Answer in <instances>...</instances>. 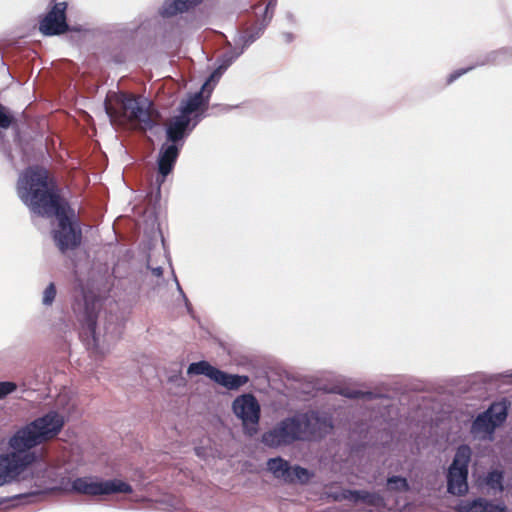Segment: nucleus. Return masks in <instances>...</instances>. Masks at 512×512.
<instances>
[{"label": "nucleus", "mask_w": 512, "mask_h": 512, "mask_svg": "<svg viewBox=\"0 0 512 512\" xmlns=\"http://www.w3.org/2000/svg\"><path fill=\"white\" fill-rule=\"evenodd\" d=\"M19 198L32 212L42 217H56L57 229L52 236L61 253L77 249L82 242V230L75 211L63 198L55 176L45 167H27L17 182Z\"/></svg>", "instance_id": "nucleus-1"}, {"label": "nucleus", "mask_w": 512, "mask_h": 512, "mask_svg": "<svg viewBox=\"0 0 512 512\" xmlns=\"http://www.w3.org/2000/svg\"><path fill=\"white\" fill-rule=\"evenodd\" d=\"M105 110L112 121L119 124L130 123L143 131L151 130L161 120V115L152 102L126 93L107 98Z\"/></svg>", "instance_id": "nucleus-2"}, {"label": "nucleus", "mask_w": 512, "mask_h": 512, "mask_svg": "<svg viewBox=\"0 0 512 512\" xmlns=\"http://www.w3.org/2000/svg\"><path fill=\"white\" fill-rule=\"evenodd\" d=\"M56 466L46 467L37 483L42 492H74L88 496L112 495L117 493L130 494L133 489L130 484L120 479L100 480L94 477H78L72 482L62 479L61 485L56 486Z\"/></svg>", "instance_id": "nucleus-3"}, {"label": "nucleus", "mask_w": 512, "mask_h": 512, "mask_svg": "<svg viewBox=\"0 0 512 512\" xmlns=\"http://www.w3.org/2000/svg\"><path fill=\"white\" fill-rule=\"evenodd\" d=\"M64 417L56 411H49L16 431L10 438V447L21 453L48 442L58 436L64 427Z\"/></svg>", "instance_id": "nucleus-4"}, {"label": "nucleus", "mask_w": 512, "mask_h": 512, "mask_svg": "<svg viewBox=\"0 0 512 512\" xmlns=\"http://www.w3.org/2000/svg\"><path fill=\"white\" fill-rule=\"evenodd\" d=\"M80 295L76 297L73 304V311L80 322V338L87 349L95 356L101 354L96 337V325L98 312L100 310V298L92 290L79 285Z\"/></svg>", "instance_id": "nucleus-5"}, {"label": "nucleus", "mask_w": 512, "mask_h": 512, "mask_svg": "<svg viewBox=\"0 0 512 512\" xmlns=\"http://www.w3.org/2000/svg\"><path fill=\"white\" fill-rule=\"evenodd\" d=\"M472 451L468 445H460L447 472V491L463 496L468 491V466Z\"/></svg>", "instance_id": "nucleus-6"}, {"label": "nucleus", "mask_w": 512, "mask_h": 512, "mask_svg": "<svg viewBox=\"0 0 512 512\" xmlns=\"http://www.w3.org/2000/svg\"><path fill=\"white\" fill-rule=\"evenodd\" d=\"M187 372L188 374L205 375L229 390H237L249 381L248 376L228 374L212 366L207 361H199L190 364Z\"/></svg>", "instance_id": "nucleus-7"}, {"label": "nucleus", "mask_w": 512, "mask_h": 512, "mask_svg": "<svg viewBox=\"0 0 512 512\" xmlns=\"http://www.w3.org/2000/svg\"><path fill=\"white\" fill-rule=\"evenodd\" d=\"M267 469L276 479L287 484L299 483L306 485L314 477V473L299 465L290 466L289 462L281 457L271 458L267 461Z\"/></svg>", "instance_id": "nucleus-8"}, {"label": "nucleus", "mask_w": 512, "mask_h": 512, "mask_svg": "<svg viewBox=\"0 0 512 512\" xmlns=\"http://www.w3.org/2000/svg\"><path fill=\"white\" fill-rule=\"evenodd\" d=\"M35 460V453L21 454L15 450L12 453L0 455V486L15 480Z\"/></svg>", "instance_id": "nucleus-9"}, {"label": "nucleus", "mask_w": 512, "mask_h": 512, "mask_svg": "<svg viewBox=\"0 0 512 512\" xmlns=\"http://www.w3.org/2000/svg\"><path fill=\"white\" fill-rule=\"evenodd\" d=\"M233 411L242 420L245 432L252 436L257 432L260 419V405L252 394H244L233 402Z\"/></svg>", "instance_id": "nucleus-10"}, {"label": "nucleus", "mask_w": 512, "mask_h": 512, "mask_svg": "<svg viewBox=\"0 0 512 512\" xmlns=\"http://www.w3.org/2000/svg\"><path fill=\"white\" fill-rule=\"evenodd\" d=\"M507 418V407L504 403H493L486 411L479 414L472 423L471 431L474 435H492L497 427Z\"/></svg>", "instance_id": "nucleus-11"}, {"label": "nucleus", "mask_w": 512, "mask_h": 512, "mask_svg": "<svg viewBox=\"0 0 512 512\" xmlns=\"http://www.w3.org/2000/svg\"><path fill=\"white\" fill-rule=\"evenodd\" d=\"M301 428L297 417L284 419L277 427L263 434L262 442L269 447H278L302 440Z\"/></svg>", "instance_id": "nucleus-12"}, {"label": "nucleus", "mask_w": 512, "mask_h": 512, "mask_svg": "<svg viewBox=\"0 0 512 512\" xmlns=\"http://www.w3.org/2000/svg\"><path fill=\"white\" fill-rule=\"evenodd\" d=\"M66 2H58L53 5L51 10L40 21L39 30L44 35H60L69 30L66 21Z\"/></svg>", "instance_id": "nucleus-13"}, {"label": "nucleus", "mask_w": 512, "mask_h": 512, "mask_svg": "<svg viewBox=\"0 0 512 512\" xmlns=\"http://www.w3.org/2000/svg\"><path fill=\"white\" fill-rule=\"evenodd\" d=\"M301 428L302 440H316L325 436L332 424L316 412H308L297 417Z\"/></svg>", "instance_id": "nucleus-14"}, {"label": "nucleus", "mask_w": 512, "mask_h": 512, "mask_svg": "<svg viewBox=\"0 0 512 512\" xmlns=\"http://www.w3.org/2000/svg\"><path fill=\"white\" fill-rule=\"evenodd\" d=\"M181 147L182 144L162 145L157 160L158 175L156 177V184L158 189H160L161 185L165 182L166 177L173 171Z\"/></svg>", "instance_id": "nucleus-15"}, {"label": "nucleus", "mask_w": 512, "mask_h": 512, "mask_svg": "<svg viewBox=\"0 0 512 512\" xmlns=\"http://www.w3.org/2000/svg\"><path fill=\"white\" fill-rule=\"evenodd\" d=\"M342 499L354 504L361 503L370 508L381 509L386 507L384 497L378 492L346 489L342 492Z\"/></svg>", "instance_id": "nucleus-16"}, {"label": "nucleus", "mask_w": 512, "mask_h": 512, "mask_svg": "<svg viewBox=\"0 0 512 512\" xmlns=\"http://www.w3.org/2000/svg\"><path fill=\"white\" fill-rule=\"evenodd\" d=\"M190 124V117L178 115L171 118L166 123V137L171 144H178L187 135V129Z\"/></svg>", "instance_id": "nucleus-17"}, {"label": "nucleus", "mask_w": 512, "mask_h": 512, "mask_svg": "<svg viewBox=\"0 0 512 512\" xmlns=\"http://www.w3.org/2000/svg\"><path fill=\"white\" fill-rule=\"evenodd\" d=\"M459 512H507V507L504 504H493L486 499L477 498L462 504Z\"/></svg>", "instance_id": "nucleus-18"}, {"label": "nucleus", "mask_w": 512, "mask_h": 512, "mask_svg": "<svg viewBox=\"0 0 512 512\" xmlns=\"http://www.w3.org/2000/svg\"><path fill=\"white\" fill-rule=\"evenodd\" d=\"M39 457H40V460L36 459L35 462L31 464L32 465V474H33V479H34V487L36 488V490H34L28 494H24L25 497L49 493V492L40 491L42 489L37 486V483L38 484L41 483V476L43 475V470L46 467H52V464L49 462V460L47 458L46 451H42L41 454L39 455ZM36 458H38V457L36 456ZM21 497H23V494L18 495V498H21Z\"/></svg>", "instance_id": "nucleus-19"}, {"label": "nucleus", "mask_w": 512, "mask_h": 512, "mask_svg": "<svg viewBox=\"0 0 512 512\" xmlns=\"http://www.w3.org/2000/svg\"><path fill=\"white\" fill-rule=\"evenodd\" d=\"M39 457H40V460L36 459L35 462L31 464L32 465V474H33V479H34V487L36 488V490H34L28 494H24L25 497L49 493V492L40 491L42 489L37 486V483L38 484L41 483V476L43 475V470L46 467H52V464L49 462V460L47 458L46 451H42L41 454L39 455ZM36 458H38V457L36 456ZM21 497H23V494L18 495V498H21Z\"/></svg>", "instance_id": "nucleus-20"}, {"label": "nucleus", "mask_w": 512, "mask_h": 512, "mask_svg": "<svg viewBox=\"0 0 512 512\" xmlns=\"http://www.w3.org/2000/svg\"><path fill=\"white\" fill-rule=\"evenodd\" d=\"M202 1L203 0H172L171 2L166 1L163 6L162 15L165 17H171L178 13H183L197 6Z\"/></svg>", "instance_id": "nucleus-21"}, {"label": "nucleus", "mask_w": 512, "mask_h": 512, "mask_svg": "<svg viewBox=\"0 0 512 512\" xmlns=\"http://www.w3.org/2000/svg\"><path fill=\"white\" fill-rule=\"evenodd\" d=\"M386 489L389 492H407L410 485L405 477L391 476L387 479Z\"/></svg>", "instance_id": "nucleus-22"}, {"label": "nucleus", "mask_w": 512, "mask_h": 512, "mask_svg": "<svg viewBox=\"0 0 512 512\" xmlns=\"http://www.w3.org/2000/svg\"><path fill=\"white\" fill-rule=\"evenodd\" d=\"M203 104V95L202 92L196 93L194 96L189 98L184 106L181 108V115H186L187 117L190 114L196 112L201 105Z\"/></svg>", "instance_id": "nucleus-23"}, {"label": "nucleus", "mask_w": 512, "mask_h": 512, "mask_svg": "<svg viewBox=\"0 0 512 512\" xmlns=\"http://www.w3.org/2000/svg\"><path fill=\"white\" fill-rule=\"evenodd\" d=\"M486 483L492 489H496L500 492L503 491V473L498 470L489 472L486 477Z\"/></svg>", "instance_id": "nucleus-24"}, {"label": "nucleus", "mask_w": 512, "mask_h": 512, "mask_svg": "<svg viewBox=\"0 0 512 512\" xmlns=\"http://www.w3.org/2000/svg\"><path fill=\"white\" fill-rule=\"evenodd\" d=\"M340 394L351 398V399H360V398H371L372 393L371 392H363L357 389H351V388H343L340 390Z\"/></svg>", "instance_id": "nucleus-25"}, {"label": "nucleus", "mask_w": 512, "mask_h": 512, "mask_svg": "<svg viewBox=\"0 0 512 512\" xmlns=\"http://www.w3.org/2000/svg\"><path fill=\"white\" fill-rule=\"evenodd\" d=\"M56 287L54 283H50L43 292L42 303L46 306L52 305L56 297Z\"/></svg>", "instance_id": "nucleus-26"}, {"label": "nucleus", "mask_w": 512, "mask_h": 512, "mask_svg": "<svg viewBox=\"0 0 512 512\" xmlns=\"http://www.w3.org/2000/svg\"><path fill=\"white\" fill-rule=\"evenodd\" d=\"M14 122L12 115L8 114L6 108L0 104V128L7 129Z\"/></svg>", "instance_id": "nucleus-27"}, {"label": "nucleus", "mask_w": 512, "mask_h": 512, "mask_svg": "<svg viewBox=\"0 0 512 512\" xmlns=\"http://www.w3.org/2000/svg\"><path fill=\"white\" fill-rule=\"evenodd\" d=\"M17 389V385L14 382L4 381L0 382V399H3L7 395L11 394Z\"/></svg>", "instance_id": "nucleus-28"}, {"label": "nucleus", "mask_w": 512, "mask_h": 512, "mask_svg": "<svg viewBox=\"0 0 512 512\" xmlns=\"http://www.w3.org/2000/svg\"><path fill=\"white\" fill-rule=\"evenodd\" d=\"M472 69H473V67L471 66V67L455 70L448 76L446 84L447 85L452 84L456 79H458L462 75L466 74L467 72L471 71Z\"/></svg>", "instance_id": "nucleus-29"}, {"label": "nucleus", "mask_w": 512, "mask_h": 512, "mask_svg": "<svg viewBox=\"0 0 512 512\" xmlns=\"http://www.w3.org/2000/svg\"><path fill=\"white\" fill-rule=\"evenodd\" d=\"M216 73H217V71H214V72L211 74L210 78H209V79L205 82V84L203 85L202 90H204V89H205V87L208 85V82H209L211 79H213V78H214V76L216 75Z\"/></svg>", "instance_id": "nucleus-30"}, {"label": "nucleus", "mask_w": 512, "mask_h": 512, "mask_svg": "<svg viewBox=\"0 0 512 512\" xmlns=\"http://www.w3.org/2000/svg\"><path fill=\"white\" fill-rule=\"evenodd\" d=\"M275 6V3H273L272 1H270L267 6H266V10H268L270 7H273Z\"/></svg>", "instance_id": "nucleus-31"}]
</instances>
